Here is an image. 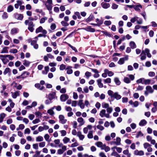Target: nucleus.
Listing matches in <instances>:
<instances>
[{
  "mask_svg": "<svg viewBox=\"0 0 157 157\" xmlns=\"http://www.w3.org/2000/svg\"><path fill=\"white\" fill-rule=\"evenodd\" d=\"M99 115L101 117H105L107 118H109L110 117V115L106 113V110L104 109H102Z\"/></svg>",
  "mask_w": 157,
  "mask_h": 157,
  "instance_id": "nucleus-4",
  "label": "nucleus"
},
{
  "mask_svg": "<svg viewBox=\"0 0 157 157\" xmlns=\"http://www.w3.org/2000/svg\"><path fill=\"white\" fill-rule=\"evenodd\" d=\"M14 16L15 18L18 20H22L23 17V15L21 14L15 13Z\"/></svg>",
  "mask_w": 157,
  "mask_h": 157,
  "instance_id": "nucleus-10",
  "label": "nucleus"
},
{
  "mask_svg": "<svg viewBox=\"0 0 157 157\" xmlns=\"http://www.w3.org/2000/svg\"><path fill=\"white\" fill-rule=\"evenodd\" d=\"M151 82V80L149 79H145L144 84L145 85L149 84Z\"/></svg>",
  "mask_w": 157,
  "mask_h": 157,
  "instance_id": "nucleus-61",
  "label": "nucleus"
},
{
  "mask_svg": "<svg viewBox=\"0 0 157 157\" xmlns=\"http://www.w3.org/2000/svg\"><path fill=\"white\" fill-rule=\"evenodd\" d=\"M113 98L116 99L117 100H119L121 98V96L117 92L114 93L113 96Z\"/></svg>",
  "mask_w": 157,
  "mask_h": 157,
  "instance_id": "nucleus-14",
  "label": "nucleus"
},
{
  "mask_svg": "<svg viewBox=\"0 0 157 157\" xmlns=\"http://www.w3.org/2000/svg\"><path fill=\"white\" fill-rule=\"evenodd\" d=\"M94 18V17L93 15H91L90 16L86 19V21L87 22H89L93 20Z\"/></svg>",
  "mask_w": 157,
  "mask_h": 157,
  "instance_id": "nucleus-32",
  "label": "nucleus"
},
{
  "mask_svg": "<svg viewBox=\"0 0 157 157\" xmlns=\"http://www.w3.org/2000/svg\"><path fill=\"white\" fill-rule=\"evenodd\" d=\"M56 93L55 92H52L50 93L48 96V98L50 100H52L56 97Z\"/></svg>",
  "mask_w": 157,
  "mask_h": 157,
  "instance_id": "nucleus-6",
  "label": "nucleus"
},
{
  "mask_svg": "<svg viewBox=\"0 0 157 157\" xmlns=\"http://www.w3.org/2000/svg\"><path fill=\"white\" fill-rule=\"evenodd\" d=\"M77 136H78L81 140H83L84 138V136L82 134V133L80 132H78L77 133Z\"/></svg>",
  "mask_w": 157,
  "mask_h": 157,
  "instance_id": "nucleus-20",
  "label": "nucleus"
},
{
  "mask_svg": "<svg viewBox=\"0 0 157 157\" xmlns=\"http://www.w3.org/2000/svg\"><path fill=\"white\" fill-rule=\"evenodd\" d=\"M114 82L117 85H119L121 84V82L119 78L117 77L115 78L114 79Z\"/></svg>",
  "mask_w": 157,
  "mask_h": 157,
  "instance_id": "nucleus-38",
  "label": "nucleus"
},
{
  "mask_svg": "<svg viewBox=\"0 0 157 157\" xmlns=\"http://www.w3.org/2000/svg\"><path fill=\"white\" fill-rule=\"evenodd\" d=\"M143 134L140 131L137 134L136 136V138H138L139 137H141L143 136Z\"/></svg>",
  "mask_w": 157,
  "mask_h": 157,
  "instance_id": "nucleus-60",
  "label": "nucleus"
},
{
  "mask_svg": "<svg viewBox=\"0 0 157 157\" xmlns=\"http://www.w3.org/2000/svg\"><path fill=\"white\" fill-rule=\"evenodd\" d=\"M101 79H99L97 80L98 85L100 88H102L103 87V84L101 83Z\"/></svg>",
  "mask_w": 157,
  "mask_h": 157,
  "instance_id": "nucleus-22",
  "label": "nucleus"
},
{
  "mask_svg": "<svg viewBox=\"0 0 157 157\" xmlns=\"http://www.w3.org/2000/svg\"><path fill=\"white\" fill-rule=\"evenodd\" d=\"M138 17L135 16L133 18H132L130 20L131 21L132 23H134L136 21H137V20L138 19Z\"/></svg>",
  "mask_w": 157,
  "mask_h": 157,
  "instance_id": "nucleus-52",
  "label": "nucleus"
},
{
  "mask_svg": "<svg viewBox=\"0 0 157 157\" xmlns=\"http://www.w3.org/2000/svg\"><path fill=\"white\" fill-rule=\"evenodd\" d=\"M13 9V6L11 5H10L8 6L7 8V11L8 12H10L12 11Z\"/></svg>",
  "mask_w": 157,
  "mask_h": 157,
  "instance_id": "nucleus-36",
  "label": "nucleus"
},
{
  "mask_svg": "<svg viewBox=\"0 0 157 157\" xmlns=\"http://www.w3.org/2000/svg\"><path fill=\"white\" fill-rule=\"evenodd\" d=\"M45 142H42L39 144V146L40 147H43L45 146Z\"/></svg>",
  "mask_w": 157,
  "mask_h": 157,
  "instance_id": "nucleus-58",
  "label": "nucleus"
},
{
  "mask_svg": "<svg viewBox=\"0 0 157 157\" xmlns=\"http://www.w3.org/2000/svg\"><path fill=\"white\" fill-rule=\"evenodd\" d=\"M45 5L48 10L49 11H51L52 10V4H45Z\"/></svg>",
  "mask_w": 157,
  "mask_h": 157,
  "instance_id": "nucleus-40",
  "label": "nucleus"
},
{
  "mask_svg": "<svg viewBox=\"0 0 157 157\" xmlns=\"http://www.w3.org/2000/svg\"><path fill=\"white\" fill-rule=\"evenodd\" d=\"M43 29L42 27L41 26H40L37 29H36V33H37L40 32H42V30H43Z\"/></svg>",
  "mask_w": 157,
  "mask_h": 157,
  "instance_id": "nucleus-42",
  "label": "nucleus"
},
{
  "mask_svg": "<svg viewBox=\"0 0 157 157\" xmlns=\"http://www.w3.org/2000/svg\"><path fill=\"white\" fill-rule=\"evenodd\" d=\"M8 57L9 59L10 60H12L14 58V57L12 56H11L10 55H0V58H7Z\"/></svg>",
  "mask_w": 157,
  "mask_h": 157,
  "instance_id": "nucleus-13",
  "label": "nucleus"
},
{
  "mask_svg": "<svg viewBox=\"0 0 157 157\" xmlns=\"http://www.w3.org/2000/svg\"><path fill=\"white\" fill-rule=\"evenodd\" d=\"M43 138L42 136H39L36 138V142H40L43 140Z\"/></svg>",
  "mask_w": 157,
  "mask_h": 157,
  "instance_id": "nucleus-37",
  "label": "nucleus"
},
{
  "mask_svg": "<svg viewBox=\"0 0 157 157\" xmlns=\"http://www.w3.org/2000/svg\"><path fill=\"white\" fill-rule=\"evenodd\" d=\"M128 59V55H125L124 57L121 58L118 61V63L120 65L123 64L125 61L127 60Z\"/></svg>",
  "mask_w": 157,
  "mask_h": 157,
  "instance_id": "nucleus-3",
  "label": "nucleus"
},
{
  "mask_svg": "<svg viewBox=\"0 0 157 157\" xmlns=\"http://www.w3.org/2000/svg\"><path fill=\"white\" fill-rule=\"evenodd\" d=\"M104 82L105 83H110L111 82V79L109 78H107L104 80Z\"/></svg>",
  "mask_w": 157,
  "mask_h": 157,
  "instance_id": "nucleus-54",
  "label": "nucleus"
},
{
  "mask_svg": "<svg viewBox=\"0 0 157 157\" xmlns=\"http://www.w3.org/2000/svg\"><path fill=\"white\" fill-rule=\"evenodd\" d=\"M146 53L145 52V50H143L141 54L140 55L141 56V59L142 60H144L146 59Z\"/></svg>",
  "mask_w": 157,
  "mask_h": 157,
  "instance_id": "nucleus-15",
  "label": "nucleus"
},
{
  "mask_svg": "<svg viewBox=\"0 0 157 157\" xmlns=\"http://www.w3.org/2000/svg\"><path fill=\"white\" fill-rule=\"evenodd\" d=\"M101 149L104 150L106 152H107L109 151L110 149L109 147L106 146L105 144H104V146L102 147V148Z\"/></svg>",
  "mask_w": 157,
  "mask_h": 157,
  "instance_id": "nucleus-23",
  "label": "nucleus"
},
{
  "mask_svg": "<svg viewBox=\"0 0 157 157\" xmlns=\"http://www.w3.org/2000/svg\"><path fill=\"white\" fill-rule=\"evenodd\" d=\"M59 122L62 124H65L67 121V120L65 119L64 116L63 115H60L59 116Z\"/></svg>",
  "mask_w": 157,
  "mask_h": 157,
  "instance_id": "nucleus-7",
  "label": "nucleus"
},
{
  "mask_svg": "<svg viewBox=\"0 0 157 157\" xmlns=\"http://www.w3.org/2000/svg\"><path fill=\"white\" fill-rule=\"evenodd\" d=\"M145 52L147 54V56L149 58H151V55L150 53V50L148 48H146L145 49Z\"/></svg>",
  "mask_w": 157,
  "mask_h": 157,
  "instance_id": "nucleus-34",
  "label": "nucleus"
},
{
  "mask_svg": "<svg viewBox=\"0 0 157 157\" xmlns=\"http://www.w3.org/2000/svg\"><path fill=\"white\" fill-rule=\"evenodd\" d=\"M10 52L12 53L13 54L16 53L18 51L17 49H11L9 51Z\"/></svg>",
  "mask_w": 157,
  "mask_h": 157,
  "instance_id": "nucleus-51",
  "label": "nucleus"
},
{
  "mask_svg": "<svg viewBox=\"0 0 157 157\" xmlns=\"http://www.w3.org/2000/svg\"><path fill=\"white\" fill-rule=\"evenodd\" d=\"M75 14L77 16L78 18L79 19H80L81 18V17L80 16V13L79 12H76L75 13Z\"/></svg>",
  "mask_w": 157,
  "mask_h": 157,
  "instance_id": "nucleus-63",
  "label": "nucleus"
},
{
  "mask_svg": "<svg viewBox=\"0 0 157 157\" xmlns=\"http://www.w3.org/2000/svg\"><path fill=\"white\" fill-rule=\"evenodd\" d=\"M9 49V48L8 47H5L2 49L1 53H8V49Z\"/></svg>",
  "mask_w": 157,
  "mask_h": 157,
  "instance_id": "nucleus-29",
  "label": "nucleus"
},
{
  "mask_svg": "<svg viewBox=\"0 0 157 157\" xmlns=\"http://www.w3.org/2000/svg\"><path fill=\"white\" fill-rule=\"evenodd\" d=\"M18 30L17 28H13L12 29L11 31V33L12 34H14L18 32Z\"/></svg>",
  "mask_w": 157,
  "mask_h": 157,
  "instance_id": "nucleus-43",
  "label": "nucleus"
},
{
  "mask_svg": "<svg viewBox=\"0 0 157 157\" xmlns=\"http://www.w3.org/2000/svg\"><path fill=\"white\" fill-rule=\"evenodd\" d=\"M134 154L136 155L142 156L144 155V151L142 150L139 151L138 150H136L134 151Z\"/></svg>",
  "mask_w": 157,
  "mask_h": 157,
  "instance_id": "nucleus-11",
  "label": "nucleus"
},
{
  "mask_svg": "<svg viewBox=\"0 0 157 157\" xmlns=\"http://www.w3.org/2000/svg\"><path fill=\"white\" fill-rule=\"evenodd\" d=\"M124 81L125 82L127 83H129L130 82V80L127 77H125L124 78Z\"/></svg>",
  "mask_w": 157,
  "mask_h": 157,
  "instance_id": "nucleus-49",
  "label": "nucleus"
},
{
  "mask_svg": "<svg viewBox=\"0 0 157 157\" xmlns=\"http://www.w3.org/2000/svg\"><path fill=\"white\" fill-rule=\"evenodd\" d=\"M101 106L103 108L106 109L109 106V105L108 103L105 102H103L101 104Z\"/></svg>",
  "mask_w": 157,
  "mask_h": 157,
  "instance_id": "nucleus-30",
  "label": "nucleus"
},
{
  "mask_svg": "<svg viewBox=\"0 0 157 157\" xmlns=\"http://www.w3.org/2000/svg\"><path fill=\"white\" fill-rule=\"evenodd\" d=\"M113 108L112 107L109 106L106 109V111L107 113V114H109V115L110 113H111L113 111Z\"/></svg>",
  "mask_w": 157,
  "mask_h": 157,
  "instance_id": "nucleus-39",
  "label": "nucleus"
},
{
  "mask_svg": "<svg viewBox=\"0 0 157 157\" xmlns=\"http://www.w3.org/2000/svg\"><path fill=\"white\" fill-rule=\"evenodd\" d=\"M84 29L87 31L91 32H94L95 31V29L92 28L91 26H88L85 28Z\"/></svg>",
  "mask_w": 157,
  "mask_h": 157,
  "instance_id": "nucleus-19",
  "label": "nucleus"
},
{
  "mask_svg": "<svg viewBox=\"0 0 157 157\" xmlns=\"http://www.w3.org/2000/svg\"><path fill=\"white\" fill-rule=\"evenodd\" d=\"M60 133H61V136H64L67 134L66 132L64 130H62L60 131Z\"/></svg>",
  "mask_w": 157,
  "mask_h": 157,
  "instance_id": "nucleus-53",
  "label": "nucleus"
},
{
  "mask_svg": "<svg viewBox=\"0 0 157 157\" xmlns=\"http://www.w3.org/2000/svg\"><path fill=\"white\" fill-rule=\"evenodd\" d=\"M129 46L132 49H134L136 48V45L133 41H131L130 42Z\"/></svg>",
  "mask_w": 157,
  "mask_h": 157,
  "instance_id": "nucleus-28",
  "label": "nucleus"
},
{
  "mask_svg": "<svg viewBox=\"0 0 157 157\" xmlns=\"http://www.w3.org/2000/svg\"><path fill=\"white\" fill-rule=\"evenodd\" d=\"M17 3L15 4L14 5V7L16 9H18L19 6L21 5L23 2L21 0H17Z\"/></svg>",
  "mask_w": 157,
  "mask_h": 157,
  "instance_id": "nucleus-17",
  "label": "nucleus"
},
{
  "mask_svg": "<svg viewBox=\"0 0 157 157\" xmlns=\"http://www.w3.org/2000/svg\"><path fill=\"white\" fill-rule=\"evenodd\" d=\"M101 6L104 9H107L108 8H109L110 6V5L108 3H105L104 2H102L101 3Z\"/></svg>",
  "mask_w": 157,
  "mask_h": 157,
  "instance_id": "nucleus-16",
  "label": "nucleus"
},
{
  "mask_svg": "<svg viewBox=\"0 0 157 157\" xmlns=\"http://www.w3.org/2000/svg\"><path fill=\"white\" fill-rule=\"evenodd\" d=\"M68 98V96L67 94H64L61 95L60 99L61 101H65Z\"/></svg>",
  "mask_w": 157,
  "mask_h": 157,
  "instance_id": "nucleus-9",
  "label": "nucleus"
},
{
  "mask_svg": "<svg viewBox=\"0 0 157 157\" xmlns=\"http://www.w3.org/2000/svg\"><path fill=\"white\" fill-rule=\"evenodd\" d=\"M118 6L115 3H113L111 8L113 9H116L118 8Z\"/></svg>",
  "mask_w": 157,
  "mask_h": 157,
  "instance_id": "nucleus-56",
  "label": "nucleus"
},
{
  "mask_svg": "<svg viewBox=\"0 0 157 157\" xmlns=\"http://www.w3.org/2000/svg\"><path fill=\"white\" fill-rule=\"evenodd\" d=\"M12 96L13 98L15 99L17 96L20 95V92L19 91H17L14 92H11Z\"/></svg>",
  "mask_w": 157,
  "mask_h": 157,
  "instance_id": "nucleus-5",
  "label": "nucleus"
},
{
  "mask_svg": "<svg viewBox=\"0 0 157 157\" xmlns=\"http://www.w3.org/2000/svg\"><path fill=\"white\" fill-rule=\"evenodd\" d=\"M6 117V114L4 113H2L0 114V123L3 121L4 118Z\"/></svg>",
  "mask_w": 157,
  "mask_h": 157,
  "instance_id": "nucleus-21",
  "label": "nucleus"
},
{
  "mask_svg": "<svg viewBox=\"0 0 157 157\" xmlns=\"http://www.w3.org/2000/svg\"><path fill=\"white\" fill-rule=\"evenodd\" d=\"M29 75V73L26 72H24L21 75V78H26Z\"/></svg>",
  "mask_w": 157,
  "mask_h": 157,
  "instance_id": "nucleus-31",
  "label": "nucleus"
},
{
  "mask_svg": "<svg viewBox=\"0 0 157 157\" xmlns=\"http://www.w3.org/2000/svg\"><path fill=\"white\" fill-rule=\"evenodd\" d=\"M50 136L49 135L47 134H45V135L44 136V138L45 140L49 142V141L48 140Z\"/></svg>",
  "mask_w": 157,
  "mask_h": 157,
  "instance_id": "nucleus-55",
  "label": "nucleus"
},
{
  "mask_svg": "<svg viewBox=\"0 0 157 157\" xmlns=\"http://www.w3.org/2000/svg\"><path fill=\"white\" fill-rule=\"evenodd\" d=\"M144 148L145 149H147V150L148 152H151L152 151V148L151 147V145L148 143H145L143 144Z\"/></svg>",
  "mask_w": 157,
  "mask_h": 157,
  "instance_id": "nucleus-2",
  "label": "nucleus"
},
{
  "mask_svg": "<svg viewBox=\"0 0 157 157\" xmlns=\"http://www.w3.org/2000/svg\"><path fill=\"white\" fill-rule=\"evenodd\" d=\"M123 153L126 155L127 156L131 155V154L129 153V151L128 150H124L123 151Z\"/></svg>",
  "mask_w": 157,
  "mask_h": 157,
  "instance_id": "nucleus-47",
  "label": "nucleus"
},
{
  "mask_svg": "<svg viewBox=\"0 0 157 157\" xmlns=\"http://www.w3.org/2000/svg\"><path fill=\"white\" fill-rule=\"evenodd\" d=\"M8 15L7 13L6 12H4L2 14V17L3 20H5L8 18Z\"/></svg>",
  "mask_w": 157,
  "mask_h": 157,
  "instance_id": "nucleus-25",
  "label": "nucleus"
},
{
  "mask_svg": "<svg viewBox=\"0 0 157 157\" xmlns=\"http://www.w3.org/2000/svg\"><path fill=\"white\" fill-rule=\"evenodd\" d=\"M13 122V120L11 118H9L7 120L6 123L8 124H12Z\"/></svg>",
  "mask_w": 157,
  "mask_h": 157,
  "instance_id": "nucleus-59",
  "label": "nucleus"
},
{
  "mask_svg": "<svg viewBox=\"0 0 157 157\" xmlns=\"http://www.w3.org/2000/svg\"><path fill=\"white\" fill-rule=\"evenodd\" d=\"M23 62V65L25 66L26 67L29 66V64L30 63V62L29 61L26 60H24Z\"/></svg>",
  "mask_w": 157,
  "mask_h": 157,
  "instance_id": "nucleus-33",
  "label": "nucleus"
},
{
  "mask_svg": "<svg viewBox=\"0 0 157 157\" xmlns=\"http://www.w3.org/2000/svg\"><path fill=\"white\" fill-rule=\"evenodd\" d=\"M25 23L26 25H28L29 26H34L35 25L34 24L33 22L32 21H29V20H26L25 21Z\"/></svg>",
  "mask_w": 157,
  "mask_h": 157,
  "instance_id": "nucleus-12",
  "label": "nucleus"
},
{
  "mask_svg": "<svg viewBox=\"0 0 157 157\" xmlns=\"http://www.w3.org/2000/svg\"><path fill=\"white\" fill-rule=\"evenodd\" d=\"M108 94L111 97L113 98L114 95V93L111 90H109L108 91Z\"/></svg>",
  "mask_w": 157,
  "mask_h": 157,
  "instance_id": "nucleus-41",
  "label": "nucleus"
},
{
  "mask_svg": "<svg viewBox=\"0 0 157 157\" xmlns=\"http://www.w3.org/2000/svg\"><path fill=\"white\" fill-rule=\"evenodd\" d=\"M82 101H83L82 100H79L78 104V105L82 109H84L85 107L84 104L83 103Z\"/></svg>",
  "mask_w": 157,
  "mask_h": 157,
  "instance_id": "nucleus-27",
  "label": "nucleus"
},
{
  "mask_svg": "<svg viewBox=\"0 0 157 157\" xmlns=\"http://www.w3.org/2000/svg\"><path fill=\"white\" fill-rule=\"evenodd\" d=\"M95 145L99 147H101V149L102 148V147H103L104 144H103L102 142L100 141L98 142L95 143Z\"/></svg>",
  "mask_w": 157,
  "mask_h": 157,
  "instance_id": "nucleus-26",
  "label": "nucleus"
},
{
  "mask_svg": "<svg viewBox=\"0 0 157 157\" xmlns=\"http://www.w3.org/2000/svg\"><path fill=\"white\" fill-rule=\"evenodd\" d=\"M116 142L117 144V145H121V139L119 137H117L116 139Z\"/></svg>",
  "mask_w": 157,
  "mask_h": 157,
  "instance_id": "nucleus-45",
  "label": "nucleus"
},
{
  "mask_svg": "<svg viewBox=\"0 0 157 157\" xmlns=\"http://www.w3.org/2000/svg\"><path fill=\"white\" fill-rule=\"evenodd\" d=\"M70 140L69 138H68L65 137L63 140V141L64 144H66Z\"/></svg>",
  "mask_w": 157,
  "mask_h": 157,
  "instance_id": "nucleus-46",
  "label": "nucleus"
},
{
  "mask_svg": "<svg viewBox=\"0 0 157 157\" xmlns=\"http://www.w3.org/2000/svg\"><path fill=\"white\" fill-rule=\"evenodd\" d=\"M77 121L79 123V126H81L83 125L85 123V121L83 119L82 117H80L77 119Z\"/></svg>",
  "mask_w": 157,
  "mask_h": 157,
  "instance_id": "nucleus-8",
  "label": "nucleus"
},
{
  "mask_svg": "<svg viewBox=\"0 0 157 157\" xmlns=\"http://www.w3.org/2000/svg\"><path fill=\"white\" fill-rule=\"evenodd\" d=\"M139 8H142V6L141 5H139L136 6L134 7V9L136 11H139L140 10V9H139Z\"/></svg>",
  "mask_w": 157,
  "mask_h": 157,
  "instance_id": "nucleus-62",
  "label": "nucleus"
},
{
  "mask_svg": "<svg viewBox=\"0 0 157 157\" xmlns=\"http://www.w3.org/2000/svg\"><path fill=\"white\" fill-rule=\"evenodd\" d=\"M56 27V25L55 23H52L50 26V28L52 30L55 29Z\"/></svg>",
  "mask_w": 157,
  "mask_h": 157,
  "instance_id": "nucleus-64",
  "label": "nucleus"
},
{
  "mask_svg": "<svg viewBox=\"0 0 157 157\" xmlns=\"http://www.w3.org/2000/svg\"><path fill=\"white\" fill-rule=\"evenodd\" d=\"M10 68L8 67L6 68L4 71L3 72V74L4 75H6L8 73L10 72Z\"/></svg>",
  "mask_w": 157,
  "mask_h": 157,
  "instance_id": "nucleus-50",
  "label": "nucleus"
},
{
  "mask_svg": "<svg viewBox=\"0 0 157 157\" xmlns=\"http://www.w3.org/2000/svg\"><path fill=\"white\" fill-rule=\"evenodd\" d=\"M93 131H89L87 135V137L89 139H92L93 138Z\"/></svg>",
  "mask_w": 157,
  "mask_h": 157,
  "instance_id": "nucleus-35",
  "label": "nucleus"
},
{
  "mask_svg": "<svg viewBox=\"0 0 157 157\" xmlns=\"http://www.w3.org/2000/svg\"><path fill=\"white\" fill-rule=\"evenodd\" d=\"M47 18L46 17L42 18L40 20V23H44L45 22V20H47Z\"/></svg>",
  "mask_w": 157,
  "mask_h": 157,
  "instance_id": "nucleus-57",
  "label": "nucleus"
},
{
  "mask_svg": "<svg viewBox=\"0 0 157 157\" xmlns=\"http://www.w3.org/2000/svg\"><path fill=\"white\" fill-rule=\"evenodd\" d=\"M53 109H54V108H52V109H48L47 111V113L51 115H53L54 113L53 110Z\"/></svg>",
  "mask_w": 157,
  "mask_h": 157,
  "instance_id": "nucleus-48",
  "label": "nucleus"
},
{
  "mask_svg": "<svg viewBox=\"0 0 157 157\" xmlns=\"http://www.w3.org/2000/svg\"><path fill=\"white\" fill-rule=\"evenodd\" d=\"M147 123V121L144 119L141 120L139 123V125L143 126L146 125Z\"/></svg>",
  "mask_w": 157,
  "mask_h": 157,
  "instance_id": "nucleus-24",
  "label": "nucleus"
},
{
  "mask_svg": "<svg viewBox=\"0 0 157 157\" xmlns=\"http://www.w3.org/2000/svg\"><path fill=\"white\" fill-rule=\"evenodd\" d=\"M59 147H61V149H59L57 150V153L59 155H61L63 154L64 152L67 150V147L64 145L62 143H61L58 146Z\"/></svg>",
  "mask_w": 157,
  "mask_h": 157,
  "instance_id": "nucleus-1",
  "label": "nucleus"
},
{
  "mask_svg": "<svg viewBox=\"0 0 157 157\" xmlns=\"http://www.w3.org/2000/svg\"><path fill=\"white\" fill-rule=\"evenodd\" d=\"M146 90L149 93L152 94L154 91V90L152 89L151 87L150 86H147L146 87Z\"/></svg>",
  "mask_w": 157,
  "mask_h": 157,
  "instance_id": "nucleus-18",
  "label": "nucleus"
},
{
  "mask_svg": "<svg viewBox=\"0 0 157 157\" xmlns=\"http://www.w3.org/2000/svg\"><path fill=\"white\" fill-rule=\"evenodd\" d=\"M61 23L62 26L65 27L69 25V24L67 21H62L61 22Z\"/></svg>",
  "mask_w": 157,
  "mask_h": 157,
  "instance_id": "nucleus-44",
  "label": "nucleus"
}]
</instances>
